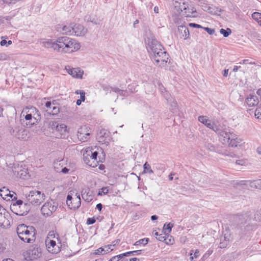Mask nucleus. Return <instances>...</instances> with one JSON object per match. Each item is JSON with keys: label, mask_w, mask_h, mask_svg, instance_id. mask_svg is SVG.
<instances>
[{"label": "nucleus", "mask_w": 261, "mask_h": 261, "mask_svg": "<svg viewBox=\"0 0 261 261\" xmlns=\"http://www.w3.org/2000/svg\"><path fill=\"white\" fill-rule=\"evenodd\" d=\"M21 120L28 127L37 124L40 120L39 111L35 107L25 108L21 114Z\"/></svg>", "instance_id": "obj_5"}, {"label": "nucleus", "mask_w": 261, "mask_h": 261, "mask_svg": "<svg viewBox=\"0 0 261 261\" xmlns=\"http://www.w3.org/2000/svg\"><path fill=\"white\" fill-rule=\"evenodd\" d=\"M7 43V41L6 40H2L0 42L1 46H4V45H6Z\"/></svg>", "instance_id": "obj_54"}, {"label": "nucleus", "mask_w": 261, "mask_h": 261, "mask_svg": "<svg viewBox=\"0 0 261 261\" xmlns=\"http://www.w3.org/2000/svg\"><path fill=\"white\" fill-rule=\"evenodd\" d=\"M109 192V190L107 187H103L99 190L98 192L99 195H105Z\"/></svg>", "instance_id": "obj_45"}, {"label": "nucleus", "mask_w": 261, "mask_h": 261, "mask_svg": "<svg viewBox=\"0 0 261 261\" xmlns=\"http://www.w3.org/2000/svg\"><path fill=\"white\" fill-rule=\"evenodd\" d=\"M252 17L261 26V13L259 12H254L252 14Z\"/></svg>", "instance_id": "obj_29"}, {"label": "nucleus", "mask_w": 261, "mask_h": 261, "mask_svg": "<svg viewBox=\"0 0 261 261\" xmlns=\"http://www.w3.org/2000/svg\"><path fill=\"white\" fill-rule=\"evenodd\" d=\"M69 171V169L66 167L62 168L61 170V172H62L63 173H67Z\"/></svg>", "instance_id": "obj_52"}, {"label": "nucleus", "mask_w": 261, "mask_h": 261, "mask_svg": "<svg viewBox=\"0 0 261 261\" xmlns=\"http://www.w3.org/2000/svg\"><path fill=\"white\" fill-rule=\"evenodd\" d=\"M158 218V217L156 216V215H152L151 217V219L152 220V221H154V220H157Z\"/></svg>", "instance_id": "obj_56"}, {"label": "nucleus", "mask_w": 261, "mask_h": 261, "mask_svg": "<svg viewBox=\"0 0 261 261\" xmlns=\"http://www.w3.org/2000/svg\"><path fill=\"white\" fill-rule=\"evenodd\" d=\"M229 242H230L229 239L226 240V241H223V242H221L219 244V247L221 248H225L228 245Z\"/></svg>", "instance_id": "obj_43"}, {"label": "nucleus", "mask_w": 261, "mask_h": 261, "mask_svg": "<svg viewBox=\"0 0 261 261\" xmlns=\"http://www.w3.org/2000/svg\"><path fill=\"white\" fill-rule=\"evenodd\" d=\"M112 245H106V246H103V248L104 249L105 254H107V253L112 251L113 250V249L112 248Z\"/></svg>", "instance_id": "obj_44"}, {"label": "nucleus", "mask_w": 261, "mask_h": 261, "mask_svg": "<svg viewBox=\"0 0 261 261\" xmlns=\"http://www.w3.org/2000/svg\"><path fill=\"white\" fill-rule=\"evenodd\" d=\"M67 72L73 77L82 79L84 71L79 68H71L70 66H67L65 68Z\"/></svg>", "instance_id": "obj_20"}, {"label": "nucleus", "mask_w": 261, "mask_h": 261, "mask_svg": "<svg viewBox=\"0 0 261 261\" xmlns=\"http://www.w3.org/2000/svg\"><path fill=\"white\" fill-rule=\"evenodd\" d=\"M29 257L31 260L35 259L41 256V249L38 246H32L28 251Z\"/></svg>", "instance_id": "obj_16"}, {"label": "nucleus", "mask_w": 261, "mask_h": 261, "mask_svg": "<svg viewBox=\"0 0 261 261\" xmlns=\"http://www.w3.org/2000/svg\"><path fill=\"white\" fill-rule=\"evenodd\" d=\"M57 207L58 205L56 202L51 199L48 200L42 205L41 212L43 215L49 216L56 211Z\"/></svg>", "instance_id": "obj_11"}, {"label": "nucleus", "mask_w": 261, "mask_h": 261, "mask_svg": "<svg viewBox=\"0 0 261 261\" xmlns=\"http://www.w3.org/2000/svg\"><path fill=\"white\" fill-rule=\"evenodd\" d=\"M14 206H18L19 208L25 207V210L22 213H19V215H24L27 214L30 211V205L28 203H23V201L21 200H17L15 203L13 204Z\"/></svg>", "instance_id": "obj_23"}, {"label": "nucleus", "mask_w": 261, "mask_h": 261, "mask_svg": "<svg viewBox=\"0 0 261 261\" xmlns=\"http://www.w3.org/2000/svg\"><path fill=\"white\" fill-rule=\"evenodd\" d=\"M83 151V160L85 164L93 168L96 167L100 161V153H103L102 149L96 146L88 147Z\"/></svg>", "instance_id": "obj_4"}, {"label": "nucleus", "mask_w": 261, "mask_h": 261, "mask_svg": "<svg viewBox=\"0 0 261 261\" xmlns=\"http://www.w3.org/2000/svg\"><path fill=\"white\" fill-rule=\"evenodd\" d=\"M179 36L180 38L186 40L190 36V33L188 28L185 25H179L178 27Z\"/></svg>", "instance_id": "obj_22"}, {"label": "nucleus", "mask_w": 261, "mask_h": 261, "mask_svg": "<svg viewBox=\"0 0 261 261\" xmlns=\"http://www.w3.org/2000/svg\"><path fill=\"white\" fill-rule=\"evenodd\" d=\"M46 111L49 114L55 115L59 112V107L52 103L50 101H47L45 103Z\"/></svg>", "instance_id": "obj_21"}, {"label": "nucleus", "mask_w": 261, "mask_h": 261, "mask_svg": "<svg viewBox=\"0 0 261 261\" xmlns=\"http://www.w3.org/2000/svg\"><path fill=\"white\" fill-rule=\"evenodd\" d=\"M228 69H225L224 71L223 76L226 77L228 75Z\"/></svg>", "instance_id": "obj_57"}, {"label": "nucleus", "mask_w": 261, "mask_h": 261, "mask_svg": "<svg viewBox=\"0 0 261 261\" xmlns=\"http://www.w3.org/2000/svg\"><path fill=\"white\" fill-rule=\"evenodd\" d=\"M61 162H62V161H57L54 162V168L56 169V171L57 172L60 171V169L58 167V166L61 165Z\"/></svg>", "instance_id": "obj_47"}, {"label": "nucleus", "mask_w": 261, "mask_h": 261, "mask_svg": "<svg viewBox=\"0 0 261 261\" xmlns=\"http://www.w3.org/2000/svg\"><path fill=\"white\" fill-rule=\"evenodd\" d=\"M76 94H80V99L83 101L85 100V92L83 90H76L75 92Z\"/></svg>", "instance_id": "obj_39"}, {"label": "nucleus", "mask_w": 261, "mask_h": 261, "mask_svg": "<svg viewBox=\"0 0 261 261\" xmlns=\"http://www.w3.org/2000/svg\"><path fill=\"white\" fill-rule=\"evenodd\" d=\"M56 238V234L54 231L49 232L48 237L45 240V245L47 251L53 254H57L61 251L60 243L58 244L56 241L52 239Z\"/></svg>", "instance_id": "obj_8"}, {"label": "nucleus", "mask_w": 261, "mask_h": 261, "mask_svg": "<svg viewBox=\"0 0 261 261\" xmlns=\"http://www.w3.org/2000/svg\"><path fill=\"white\" fill-rule=\"evenodd\" d=\"M153 10H154V13H159V8L157 6L154 7Z\"/></svg>", "instance_id": "obj_60"}, {"label": "nucleus", "mask_w": 261, "mask_h": 261, "mask_svg": "<svg viewBox=\"0 0 261 261\" xmlns=\"http://www.w3.org/2000/svg\"><path fill=\"white\" fill-rule=\"evenodd\" d=\"M50 126L52 129L59 133V136L61 138L64 137L67 132V126L65 124H59L57 122H52L50 123Z\"/></svg>", "instance_id": "obj_14"}, {"label": "nucleus", "mask_w": 261, "mask_h": 261, "mask_svg": "<svg viewBox=\"0 0 261 261\" xmlns=\"http://www.w3.org/2000/svg\"><path fill=\"white\" fill-rule=\"evenodd\" d=\"M82 101H83L82 100H81V99H77V100H76V105H77V106H80V105H81V103H82Z\"/></svg>", "instance_id": "obj_62"}, {"label": "nucleus", "mask_w": 261, "mask_h": 261, "mask_svg": "<svg viewBox=\"0 0 261 261\" xmlns=\"http://www.w3.org/2000/svg\"><path fill=\"white\" fill-rule=\"evenodd\" d=\"M256 151L258 154H261V148L258 147L256 149Z\"/></svg>", "instance_id": "obj_63"}, {"label": "nucleus", "mask_w": 261, "mask_h": 261, "mask_svg": "<svg viewBox=\"0 0 261 261\" xmlns=\"http://www.w3.org/2000/svg\"><path fill=\"white\" fill-rule=\"evenodd\" d=\"M198 121L204 124L207 127L212 129L214 132L217 133L220 132L217 126L215 125L214 122H212L211 121L207 118L205 116H200L198 117Z\"/></svg>", "instance_id": "obj_17"}, {"label": "nucleus", "mask_w": 261, "mask_h": 261, "mask_svg": "<svg viewBox=\"0 0 261 261\" xmlns=\"http://www.w3.org/2000/svg\"><path fill=\"white\" fill-rule=\"evenodd\" d=\"M109 261H117L116 257L113 256Z\"/></svg>", "instance_id": "obj_64"}, {"label": "nucleus", "mask_w": 261, "mask_h": 261, "mask_svg": "<svg viewBox=\"0 0 261 261\" xmlns=\"http://www.w3.org/2000/svg\"><path fill=\"white\" fill-rule=\"evenodd\" d=\"M25 174L24 175L22 176V173H20V178H27L28 177V175H27V173L25 172Z\"/></svg>", "instance_id": "obj_55"}, {"label": "nucleus", "mask_w": 261, "mask_h": 261, "mask_svg": "<svg viewBox=\"0 0 261 261\" xmlns=\"http://www.w3.org/2000/svg\"><path fill=\"white\" fill-rule=\"evenodd\" d=\"M91 130L86 125L81 126L78 129L77 133V137L78 139L83 142L88 141L90 139L91 134Z\"/></svg>", "instance_id": "obj_12"}, {"label": "nucleus", "mask_w": 261, "mask_h": 261, "mask_svg": "<svg viewBox=\"0 0 261 261\" xmlns=\"http://www.w3.org/2000/svg\"><path fill=\"white\" fill-rule=\"evenodd\" d=\"M148 240H149V239L148 238H144L142 239H140V240L136 241L134 243V245L138 246V245H140L141 244L145 245L148 243Z\"/></svg>", "instance_id": "obj_33"}, {"label": "nucleus", "mask_w": 261, "mask_h": 261, "mask_svg": "<svg viewBox=\"0 0 261 261\" xmlns=\"http://www.w3.org/2000/svg\"><path fill=\"white\" fill-rule=\"evenodd\" d=\"M96 220L94 218H89L87 220V224L88 225L93 224L95 222Z\"/></svg>", "instance_id": "obj_49"}, {"label": "nucleus", "mask_w": 261, "mask_h": 261, "mask_svg": "<svg viewBox=\"0 0 261 261\" xmlns=\"http://www.w3.org/2000/svg\"><path fill=\"white\" fill-rule=\"evenodd\" d=\"M237 165L246 166L248 165L247 160L246 159L238 160L236 161Z\"/></svg>", "instance_id": "obj_38"}, {"label": "nucleus", "mask_w": 261, "mask_h": 261, "mask_svg": "<svg viewBox=\"0 0 261 261\" xmlns=\"http://www.w3.org/2000/svg\"><path fill=\"white\" fill-rule=\"evenodd\" d=\"M189 25L190 27H193V28H201V29L203 28V27H202L201 25H200L199 24H196V23H190L189 24Z\"/></svg>", "instance_id": "obj_50"}, {"label": "nucleus", "mask_w": 261, "mask_h": 261, "mask_svg": "<svg viewBox=\"0 0 261 261\" xmlns=\"http://www.w3.org/2000/svg\"><path fill=\"white\" fill-rule=\"evenodd\" d=\"M175 9L185 17H196V10L189 0H173Z\"/></svg>", "instance_id": "obj_7"}, {"label": "nucleus", "mask_w": 261, "mask_h": 261, "mask_svg": "<svg viewBox=\"0 0 261 261\" xmlns=\"http://www.w3.org/2000/svg\"><path fill=\"white\" fill-rule=\"evenodd\" d=\"M171 107V110L173 111V112H175L176 111V109L177 108V103L176 101L173 98L172 99L171 101L168 102Z\"/></svg>", "instance_id": "obj_31"}, {"label": "nucleus", "mask_w": 261, "mask_h": 261, "mask_svg": "<svg viewBox=\"0 0 261 261\" xmlns=\"http://www.w3.org/2000/svg\"><path fill=\"white\" fill-rule=\"evenodd\" d=\"M192 252H193V251H192ZM190 260L191 261H194V258H197L198 257H199V251L198 250H196V251H195L194 253V256H192L193 255V252H191L190 254Z\"/></svg>", "instance_id": "obj_40"}, {"label": "nucleus", "mask_w": 261, "mask_h": 261, "mask_svg": "<svg viewBox=\"0 0 261 261\" xmlns=\"http://www.w3.org/2000/svg\"><path fill=\"white\" fill-rule=\"evenodd\" d=\"M6 210L0 205V226L4 224L5 220Z\"/></svg>", "instance_id": "obj_28"}, {"label": "nucleus", "mask_w": 261, "mask_h": 261, "mask_svg": "<svg viewBox=\"0 0 261 261\" xmlns=\"http://www.w3.org/2000/svg\"><path fill=\"white\" fill-rule=\"evenodd\" d=\"M66 203L70 209L76 210L81 204V200L80 194L70 191L67 196Z\"/></svg>", "instance_id": "obj_10"}, {"label": "nucleus", "mask_w": 261, "mask_h": 261, "mask_svg": "<svg viewBox=\"0 0 261 261\" xmlns=\"http://www.w3.org/2000/svg\"><path fill=\"white\" fill-rule=\"evenodd\" d=\"M254 115L256 118L261 119V107H258L256 109Z\"/></svg>", "instance_id": "obj_41"}, {"label": "nucleus", "mask_w": 261, "mask_h": 261, "mask_svg": "<svg viewBox=\"0 0 261 261\" xmlns=\"http://www.w3.org/2000/svg\"><path fill=\"white\" fill-rule=\"evenodd\" d=\"M45 195L44 193L39 191H30L26 196V199L28 204L32 205H39L45 199Z\"/></svg>", "instance_id": "obj_9"}, {"label": "nucleus", "mask_w": 261, "mask_h": 261, "mask_svg": "<svg viewBox=\"0 0 261 261\" xmlns=\"http://www.w3.org/2000/svg\"><path fill=\"white\" fill-rule=\"evenodd\" d=\"M251 213L247 212L245 214L241 215L239 216V220L240 221L241 223H246L247 222L251 221L252 219L251 217Z\"/></svg>", "instance_id": "obj_25"}, {"label": "nucleus", "mask_w": 261, "mask_h": 261, "mask_svg": "<svg viewBox=\"0 0 261 261\" xmlns=\"http://www.w3.org/2000/svg\"><path fill=\"white\" fill-rule=\"evenodd\" d=\"M162 95L168 102L171 101L173 98L171 96V95L166 90L164 92L162 91Z\"/></svg>", "instance_id": "obj_35"}, {"label": "nucleus", "mask_w": 261, "mask_h": 261, "mask_svg": "<svg viewBox=\"0 0 261 261\" xmlns=\"http://www.w3.org/2000/svg\"><path fill=\"white\" fill-rule=\"evenodd\" d=\"M10 133L18 139H25L28 136V131L22 127L15 126L11 129Z\"/></svg>", "instance_id": "obj_13"}, {"label": "nucleus", "mask_w": 261, "mask_h": 261, "mask_svg": "<svg viewBox=\"0 0 261 261\" xmlns=\"http://www.w3.org/2000/svg\"><path fill=\"white\" fill-rule=\"evenodd\" d=\"M129 261H140V259L137 257H133L130 258Z\"/></svg>", "instance_id": "obj_58"}, {"label": "nucleus", "mask_w": 261, "mask_h": 261, "mask_svg": "<svg viewBox=\"0 0 261 261\" xmlns=\"http://www.w3.org/2000/svg\"><path fill=\"white\" fill-rule=\"evenodd\" d=\"M220 32L224 37H227L231 34V31L229 28H227L226 30L221 29L220 30Z\"/></svg>", "instance_id": "obj_32"}, {"label": "nucleus", "mask_w": 261, "mask_h": 261, "mask_svg": "<svg viewBox=\"0 0 261 261\" xmlns=\"http://www.w3.org/2000/svg\"><path fill=\"white\" fill-rule=\"evenodd\" d=\"M205 147L210 150L211 151H216V147L212 143L206 142L205 144Z\"/></svg>", "instance_id": "obj_36"}, {"label": "nucleus", "mask_w": 261, "mask_h": 261, "mask_svg": "<svg viewBox=\"0 0 261 261\" xmlns=\"http://www.w3.org/2000/svg\"><path fill=\"white\" fill-rule=\"evenodd\" d=\"M94 254L96 255H103L105 254L104 252V249L102 247L99 248L95 250Z\"/></svg>", "instance_id": "obj_46"}, {"label": "nucleus", "mask_w": 261, "mask_h": 261, "mask_svg": "<svg viewBox=\"0 0 261 261\" xmlns=\"http://www.w3.org/2000/svg\"><path fill=\"white\" fill-rule=\"evenodd\" d=\"M87 32V29L80 24L73 23V35L76 36H84Z\"/></svg>", "instance_id": "obj_19"}, {"label": "nucleus", "mask_w": 261, "mask_h": 261, "mask_svg": "<svg viewBox=\"0 0 261 261\" xmlns=\"http://www.w3.org/2000/svg\"><path fill=\"white\" fill-rule=\"evenodd\" d=\"M259 213V210L257 211L254 215L253 219L256 221L261 222V214Z\"/></svg>", "instance_id": "obj_42"}, {"label": "nucleus", "mask_w": 261, "mask_h": 261, "mask_svg": "<svg viewBox=\"0 0 261 261\" xmlns=\"http://www.w3.org/2000/svg\"><path fill=\"white\" fill-rule=\"evenodd\" d=\"M73 23L64 25L62 28V32L63 34L73 35Z\"/></svg>", "instance_id": "obj_26"}, {"label": "nucleus", "mask_w": 261, "mask_h": 261, "mask_svg": "<svg viewBox=\"0 0 261 261\" xmlns=\"http://www.w3.org/2000/svg\"><path fill=\"white\" fill-rule=\"evenodd\" d=\"M223 238L224 239L223 241H226V240L229 239V237L228 235H227L226 234H225Z\"/></svg>", "instance_id": "obj_61"}, {"label": "nucleus", "mask_w": 261, "mask_h": 261, "mask_svg": "<svg viewBox=\"0 0 261 261\" xmlns=\"http://www.w3.org/2000/svg\"><path fill=\"white\" fill-rule=\"evenodd\" d=\"M41 43L45 48H51L58 53L67 54L76 52L81 47L80 43L77 40L67 36L59 37L55 40L44 39L42 40Z\"/></svg>", "instance_id": "obj_1"}, {"label": "nucleus", "mask_w": 261, "mask_h": 261, "mask_svg": "<svg viewBox=\"0 0 261 261\" xmlns=\"http://www.w3.org/2000/svg\"><path fill=\"white\" fill-rule=\"evenodd\" d=\"M247 182L249 183L250 187L252 188L261 189V179L252 181L249 180Z\"/></svg>", "instance_id": "obj_27"}, {"label": "nucleus", "mask_w": 261, "mask_h": 261, "mask_svg": "<svg viewBox=\"0 0 261 261\" xmlns=\"http://www.w3.org/2000/svg\"><path fill=\"white\" fill-rule=\"evenodd\" d=\"M220 141L224 145L230 147L243 148L245 146L244 139L232 132L221 130L218 132Z\"/></svg>", "instance_id": "obj_3"}, {"label": "nucleus", "mask_w": 261, "mask_h": 261, "mask_svg": "<svg viewBox=\"0 0 261 261\" xmlns=\"http://www.w3.org/2000/svg\"><path fill=\"white\" fill-rule=\"evenodd\" d=\"M246 103L249 107L257 106L259 100L257 96L250 95L246 100Z\"/></svg>", "instance_id": "obj_24"}, {"label": "nucleus", "mask_w": 261, "mask_h": 261, "mask_svg": "<svg viewBox=\"0 0 261 261\" xmlns=\"http://www.w3.org/2000/svg\"><path fill=\"white\" fill-rule=\"evenodd\" d=\"M125 254H126V252L119 254L118 255H116V256H115V257H116L117 261H119L120 259L123 258L124 256H127L126 255H125Z\"/></svg>", "instance_id": "obj_51"}, {"label": "nucleus", "mask_w": 261, "mask_h": 261, "mask_svg": "<svg viewBox=\"0 0 261 261\" xmlns=\"http://www.w3.org/2000/svg\"><path fill=\"white\" fill-rule=\"evenodd\" d=\"M16 232L19 238L24 243L31 244L35 241L36 229L33 226L21 224L17 226Z\"/></svg>", "instance_id": "obj_6"}, {"label": "nucleus", "mask_w": 261, "mask_h": 261, "mask_svg": "<svg viewBox=\"0 0 261 261\" xmlns=\"http://www.w3.org/2000/svg\"><path fill=\"white\" fill-rule=\"evenodd\" d=\"M206 31L210 35H212L215 33V30L209 28L203 27L202 28Z\"/></svg>", "instance_id": "obj_48"}, {"label": "nucleus", "mask_w": 261, "mask_h": 261, "mask_svg": "<svg viewBox=\"0 0 261 261\" xmlns=\"http://www.w3.org/2000/svg\"><path fill=\"white\" fill-rule=\"evenodd\" d=\"M96 208L99 211H100L102 208V205L101 204V203H98L97 205H96Z\"/></svg>", "instance_id": "obj_53"}, {"label": "nucleus", "mask_w": 261, "mask_h": 261, "mask_svg": "<svg viewBox=\"0 0 261 261\" xmlns=\"http://www.w3.org/2000/svg\"><path fill=\"white\" fill-rule=\"evenodd\" d=\"M174 226V224L172 223H169L168 224L165 223L163 227V230L165 231V233L167 232L168 233L171 231L172 227Z\"/></svg>", "instance_id": "obj_30"}, {"label": "nucleus", "mask_w": 261, "mask_h": 261, "mask_svg": "<svg viewBox=\"0 0 261 261\" xmlns=\"http://www.w3.org/2000/svg\"><path fill=\"white\" fill-rule=\"evenodd\" d=\"M97 139L99 143L108 145L111 139L109 132L105 129H101L97 134Z\"/></svg>", "instance_id": "obj_15"}, {"label": "nucleus", "mask_w": 261, "mask_h": 261, "mask_svg": "<svg viewBox=\"0 0 261 261\" xmlns=\"http://www.w3.org/2000/svg\"><path fill=\"white\" fill-rule=\"evenodd\" d=\"M240 68V66H235L233 67V71L234 72H237Z\"/></svg>", "instance_id": "obj_59"}, {"label": "nucleus", "mask_w": 261, "mask_h": 261, "mask_svg": "<svg viewBox=\"0 0 261 261\" xmlns=\"http://www.w3.org/2000/svg\"><path fill=\"white\" fill-rule=\"evenodd\" d=\"M146 48L156 65L166 69L170 63L169 55L165 51L162 44L155 39L148 38L146 41Z\"/></svg>", "instance_id": "obj_2"}, {"label": "nucleus", "mask_w": 261, "mask_h": 261, "mask_svg": "<svg viewBox=\"0 0 261 261\" xmlns=\"http://www.w3.org/2000/svg\"><path fill=\"white\" fill-rule=\"evenodd\" d=\"M0 195L5 200H10L16 198L15 192L10 191L8 188L3 187L0 189Z\"/></svg>", "instance_id": "obj_18"}, {"label": "nucleus", "mask_w": 261, "mask_h": 261, "mask_svg": "<svg viewBox=\"0 0 261 261\" xmlns=\"http://www.w3.org/2000/svg\"><path fill=\"white\" fill-rule=\"evenodd\" d=\"M142 253V250H135V251H128L126 252V254L127 256H128L130 255H138Z\"/></svg>", "instance_id": "obj_37"}, {"label": "nucleus", "mask_w": 261, "mask_h": 261, "mask_svg": "<svg viewBox=\"0 0 261 261\" xmlns=\"http://www.w3.org/2000/svg\"><path fill=\"white\" fill-rule=\"evenodd\" d=\"M143 168H144V171L145 172H147L149 173H153V171L151 169L150 165L147 162H146L144 164V165H143Z\"/></svg>", "instance_id": "obj_34"}]
</instances>
